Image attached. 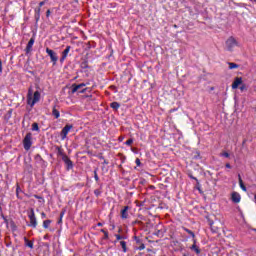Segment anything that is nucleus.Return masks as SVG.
I'll return each mask as SVG.
<instances>
[{"mask_svg": "<svg viewBox=\"0 0 256 256\" xmlns=\"http://www.w3.org/2000/svg\"><path fill=\"white\" fill-rule=\"evenodd\" d=\"M36 159H41V156L37 155V156H36Z\"/></svg>", "mask_w": 256, "mask_h": 256, "instance_id": "37998d69", "label": "nucleus"}, {"mask_svg": "<svg viewBox=\"0 0 256 256\" xmlns=\"http://www.w3.org/2000/svg\"><path fill=\"white\" fill-rule=\"evenodd\" d=\"M220 155H221V157L229 158V153H227V152L221 153Z\"/></svg>", "mask_w": 256, "mask_h": 256, "instance_id": "cd10ccee", "label": "nucleus"}, {"mask_svg": "<svg viewBox=\"0 0 256 256\" xmlns=\"http://www.w3.org/2000/svg\"><path fill=\"white\" fill-rule=\"evenodd\" d=\"M98 227H103V224L101 222H99Z\"/></svg>", "mask_w": 256, "mask_h": 256, "instance_id": "ea45409f", "label": "nucleus"}, {"mask_svg": "<svg viewBox=\"0 0 256 256\" xmlns=\"http://www.w3.org/2000/svg\"><path fill=\"white\" fill-rule=\"evenodd\" d=\"M125 145H133V139H128L126 142H125Z\"/></svg>", "mask_w": 256, "mask_h": 256, "instance_id": "393cba45", "label": "nucleus"}, {"mask_svg": "<svg viewBox=\"0 0 256 256\" xmlns=\"http://www.w3.org/2000/svg\"><path fill=\"white\" fill-rule=\"evenodd\" d=\"M226 168H227V169H231V164L227 163V164H226Z\"/></svg>", "mask_w": 256, "mask_h": 256, "instance_id": "58836bf2", "label": "nucleus"}, {"mask_svg": "<svg viewBox=\"0 0 256 256\" xmlns=\"http://www.w3.org/2000/svg\"><path fill=\"white\" fill-rule=\"evenodd\" d=\"M49 225H51V220H45L43 222L44 229H49Z\"/></svg>", "mask_w": 256, "mask_h": 256, "instance_id": "4be33fe9", "label": "nucleus"}, {"mask_svg": "<svg viewBox=\"0 0 256 256\" xmlns=\"http://www.w3.org/2000/svg\"><path fill=\"white\" fill-rule=\"evenodd\" d=\"M226 47L228 51H233L235 47H239V42L235 37L231 36L226 40Z\"/></svg>", "mask_w": 256, "mask_h": 256, "instance_id": "f03ea898", "label": "nucleus"}, {"mask_svg": "<svg viewBox=\"0 0 256 256\" xmlns=\"http://www.w3.org/2000/svg\"><path fill=\"white\" fill-rule=\"evenodd\" d=\"M52 115L55 117V119H59L60 117L59 110L53 108Z\"/></svg>", "mask_w": 256, "mask_h": 256, "instance_id": "aec40b11", "label": "nucleus"}, {"mask_svg": "<svg viewBox=\"0 0 256 256\" xmlns=\"http://www.w3.org/2000/svg\"><path fill=\"white\" fill-rule=\"evenodd\" d=\"M83 87H87V84L86 83L72 84L71 91H72V93H77V91H79V93H85V91H87V89H85Z\"/></svg>", "mask_w": 256, "mask_h": 256, "instance_id": "20e7f679", "label": "nucleus"}, {"mask_svg": "<svg viewBox=\"0 0 256 256\" xmlns=\"http://www.w3.org/2000/svg\"><path fill=\"white\" fill-rule=\"evenodd\" d=\"M67 135H69V129H63L60 134L61 139H66Z\"/></svg>", "mask_w": 256, "mask_h": 256, "instance_id": "f3484780", "label": "nucleus"}, {"mask_svg": "<svg viewBox=\"0 0 256 256\" xmlns=\"http://www.w3.org/2000/svg\"><path fill=\"white\" fill-rule=\"evenodd\" d=\"M120 245L123 249V252L127 253V242L126 241H120Z\"/></svg>", "mask_w": 256, "mask_h": 256, "instance_id": "6ab92c4d", "label": "nucleus"}, {"mask_svg": "<svg viewBox=\"0 0 256 256\" xmlns=\"http://www.w3.org/2000/svg\"><path fill=\"white\" fill-rule=\"evenodd\" d=\"M0 73H3V62L0 59Z\"/></svg>", "mask_w": 256, "mask_h": 256, "instance_id": "c85d7f7f", "label": "nucleus"}, {"mask_svg": "<svg viewBox=\"0 0 256 256\" xmlns=\"http://www.w3.org/2000/svg\"><path fill=\"white\" fill-rule=\"evenodd\" d=\"M23 145L25 151H29V149H31V145H33V135L31 133L26 134L23 139Z\"/></svg>", "mask_w": 256, "mask_h": 256, "instance_id": "7ed1b4c3", "label": "nucleus"}, {"mask_svg": "<svg viewBox=\"0 0 256 256\" xmlns=\"http://www.w3.org/2000/svg\"><path fill=\"white\" fill-rule=\"evenodd\" d=\"M239 185L242 191H247V187H245V184H243V179H241V175H238Z\"/></svg>", "mask_w": 256, "mask_h": 256, "instance_id": "2eb2a0df", "label": "nucleus"}, {"mask_svg": "<svg viewBox=\"0 0 256 256\" xmlns=\"http://www.w3.org/2000/svg\"><path fill=\"white\" fill-rule=\"evenodd\" d=\"M115 237H116L117 241H121L122 239H125V237H123L119 234H116Z\"/></svg>", "mask_w": 256, "mask_h": 256, "instance_id": "b1692460", "label": "nucleus"}, {"mask_svg": "<svg viewBox=\"0 0 256 256\" xmlns=\"http://www.w3.org/2000/svg\"><path fill=\"white\" fill-rule=\"evenodd\" d=\"M229 69H239V66L233 62H228Z\"/></svg>", "mask_w": 256, "mask_h": 256, "instance_id": "412c9836", "label": "nucleus"}, {"mask_svg": "<svg viewBox=\"0 0 256 256\" xmlns=\"http://www.w3.org/2000/svg\"><path fill=\"white\" fill-rule=\"evenodd\" d=\"M94 179L95 181H99V176L97 175V172H94Z\"/></svg>", "mask_w": 256, "mask_h": 256, "instance_id": "7c9ffc66", "label": "nucleus"}, {"mask_svg": "<svg viewBox=\"0 0 256 256\" xmlns=\"http://www.w3.org/2000/svg\"><path fill=\"white\" fill-rule=\"evenodd\" d=\"M185 231H186V233H188L189 235H191V237L195 238V233H193V231H191V230H189V229H187V228H185Z\"/></svg>", "mask_w": 256, "mask_h": 256, "instance_id": "5701e85b", "label": "nucleus"}, {"mask_svg": "<svg viewBox=\"0 0 256 256\" xmlns=\"http://www.w3.org/2000/svg\"><path fill=\"white\" fill-rule=\"evenodd\" d=\"M24 242H25L26 247L33 249V241H30L29 239H27V237H25Z\"/></svg>", "mask_w": 256, "mask_h": 256, "instance_id": "dca6fc26", "label": "nucleus"}, {"mask_svg": "<svg viewBox=\"0 0 256 256\" xmlns=\"http://www.w3.org/2000/svg\"><path fill=\"white\" fill-rule=\"evenodd\" d=\"M138 249L139 251H143V249H145V244H141Z\"/></svg>", "mask_w": 256, "mask_h": 256, "instance_id": "2f4dec72", "label": "nucleus"}, {"mask_svg": "<svg viewBox=\"0 0 256 256\" xmlns=\"http://www.w3.org/2000/svg\"><path fill=\"white\" fill-rule=\"evenodd\" d=\"M41 217H42V219H45V217H47V214H45V212H42Z\"/></svg>", "mask_w": 256, "mask_h": 256, "instance_id": "e433bc0d", "label": "nucleus"}, {"mask_svg": "<svg viewBox=\"0 0 256 256\" xmlns=\"http://www.w3.org/2000/svg\"><path fill=\"white\" fill-rule=\"evenodd\" d=\"M231 199L233 201V203H240L241 202V195L237 192H233Z\"/></svg>", "mask_w": 256, "mask_h": 256, "instance_id": "1a4fd4ad", "label": "nucleus"}, {"mask_svg": "<svg viewBox=\"0 0 256 256\" xmlns=\"http://www.w3.org/2000/svg\"><path fill=\"white\" fill-rule=\"evenodd\" d=\"M63 215H64V213L62 212V213L60 214V217L62 218V217H63Z\"/></svg>", "mask_w": 256, "mask_h": 256, "instance_id": "c03bdc74", "label": "nucleus"}, {"mask_svg": "<svg viewBox=\"0 0 256 256\" xmlns=\"http://www.w3.org/2000/svg\"><path fill=\"white\" fill-rule=\"evenodd\" d=\"M70 51H71V46H67L66 49L62 52V57L60 59L61 62L65 61V59H67V55H69Z\"/></svg>", "mask_w": 256, "mask_h": 256, "instance_id": "f8f14e48", "label": "nucleus"}, {"mask_svg": "<svg viewBox=\"0 0 256 256\" xmlns=\"http://www.w3.org/2000/svg\"><path fill=\"white\" fill-rule=\"evenodd\" d=\"M136 164H137L138 166L141 165V160H139V158L136 159Z\"/></svg>", "mask_w": 256, "mask_h": 256, "instance_id": "c9c22d12", "label": "nucleus"}, {"mask_svg": "<svg viewBox=\"0 0 256 256\" xmlns=\"http://www.w3.org/2000/svg\"><path fill=\"white\" fill-rule=\"evenodd\" d=\"M94 195H96V197H99V195H101V192L99 190H95Z\"/></svg>", "mask_w": 256, "mask_h": 256, "instance_id": "c756f323", "label": "nucleus"}, {"mask_svg": "<svg viewBox=\"0 0 256 256\" xmlns=\"http://www.w3.org/2000/svg\"><path fill=\"white\" fill-rule=\"evenodd\" d=\"M45 3H46L45 1L40 2L39 7H43V5H45Z\"/></svg>", "mask_w": 256, "mask_h": 256, "instance_id": "4c0bfd02", "label": "nucleus"}, {"mask_svg": "<svg viewBox=\"0 0 256 256\" xmlns=\"http://www.w3.org/2000/svg\"><path fill=\"white\" fill-rule=\"evenodd\" d=\"M32 129H39V124L33 123L32 124Z\"/></svg>", "mask_w": 256, "mask_h": 256, "instance_id": "bb28decb", "label": "nucleus"}, {"mask_svg": "<svg viewBox=\"0 0 256 256\" xmlns=\"http://www.w3.org/2000/svg\"><path fill=\"white\" fill-rule=\"evenodd\" d=\"M34 17L36 22L39 21V19H41V6H38L34 9Z\"/></svg>", "mask_w": 256, "mask_h": 256, "instance_id": "9d476101", "label": "nucleus"}, {"mask_svg": "<svg viewBox=\"0 0 256 256\" xmlns=\"http://www.w3.org/2000/svg\"><path fill=\"white\" fill-rule=\"evenodd\" d=\"M34 44H35V38H31L26 46V53H31V49H33Z\"/></svg>", "mask_w": 256, "mask_h": 256, "instance_id": "9b49d317", "label": "nucleus"}, {"mask_svg": "<svg viewBox=\"0 0 256 256\" xmlns=\"http://www.w3.org/2000/svg\"><path fill=\"white\" fill-rule=\"evenodd\" d=\"M62 161L66 163L68 169H71V167H73V162L71 161V159H69L68 156H63Z\"/></svg>", "mask_w": 256, "mask_h": 256, "instance_id": "ddd939ff", "label": "nucleus"}, {"mask_svg": "<svg viewBox=\"0 0 256 256\" xmlns=\"http://www.w3.org/2000/svg\"><path fill=\"white\" fill-rule=\"evenodd\" d=\"M191 179H194V181H197V178H196V177L191 176Z\"/></svg>", "mask_w": 256, "mask_h": 256, "instance_id": "79ce46f5", "label": "nucleus"}, {"mask_svg": "<svg viewBox=\"0 0 256 256\" xmlns=\"http://www.w3.org/2000/svg\"><path fill=\"white\" fill-rule=\"evenodd\" d=\"M104 239H109V232L104 233Z\"/></svg>", "mask_w": 256, "mask_h": 256, "instance_id": "72a5a7b5", "label": "nucleus"}, {"mask_svg": "<svg viewBox=\"0 0 256 256\" xmlns=\"http://www.w3.org/2000/svg\"><path fill=\"white\" fill-rule=\"evenodd\" d=\"M39 99H41V93L39 91L34 92L33 95V89L29 88L28 95H27V103L31 107L35 105V103H38Z\"/></svg>", "mask_w": 256, "mask_h": 256, "instance_id": "f257e3e1", "label": "nucleus"}, {"mask_svg": "<svg viewBox=\"0 0 256 256\" xmlns=\"http://www.w3.org/2000/svg\"><path fill=\"white\" fill-rule=\"evenodd\" d=\"M50 15H51V10H47L46 11V17H50Z\"/></svg>", "mask_w": 256, "mask_h": 256, "instance_id": "f704fd0d", "label": "nucleus"}, {"mask_svg": "<svg viewBox=\"0 0 256 256\" xmlns=\"http://www.w3.org/2000/svg\"><path fill=\"white\" fill-rule=\"evenodd\" d=\"M64 129H73V126L71 124H68V125L65 126Z\"/></svg>", "mask_w": 256, "mask_h": 256, "instance_id": "473e14b6", "label": "nucleus"}, {"mask_svg": "<svg viewBox=\"0 0 256 256\" xmlns=\"http://www.w3.org/2000/svg\"><path fill=\"white\" fill-rule=\"evenodd\" d=\"M240 85H243V78L236 77L232 83V89H239Z\"/></svg>", "mask_w": 256, "mask_h": 256, "instance_id": "0eeeda50", "label": "nucleus"}, {"mask_svg": "<svg viewBox=\"0 0 256 256\" xmlns=\"http://www.w3.org/2000/svg\"><path fill=\"white\" fill-rule=\"evenodd\" d=\"M197 241L196 240H194V244L190 247V249L192 250V251H195V253L197 254V255H199V253H201V250L198 248V246H197Z\"/></svg>", "mask_w": 256, "mask_h": 256, "instance_id": "4468645a", "label": "nucleus"}, {"mask_svg": "<svg viewBox=\"0 0 256 256\" xmlns=\"http://www.w3.org/2000/svg\"><path fill=\"white\" fill-rule=\"evenodd\" d=\"M121 219H129V206H125L120 212Z\"/></svg>", "mask_w": 256, "mask_h": 256, "instance_id": "6e6552de", "label": "nucleus"}, {"mask_svg": "<svg viewBox=\"0 0 256 256\" xmlns=\"http://www.w3.org/2000/svg\"><path fill=\"white\" fill-rule=\"evenodd\" d=\"M46 53L50 57L53 65H57V61H59V56H57L56 52L50 48H46Z\"/></svg>", "mask_w": 256, "mask_h": 256, "instance_id": "39448f33", "label": "nucleus"}, {"mask_svg": "<svg viewBox=\"0 0 256 256\" xmlns=\"http://www.w3.org/2000/svg\"><path fill=\"white\" fill-rule=\"evenodd\" d=\"M110 107H111L112 109H114V111H117V109H119V107H121V105L119 104V102H112V103L110 104Z\"/></svg>", "mask_w": 256, "mask_h": 256, "instance_id": "a211bd4d", "label": "nucleus"}, {"mask_svg": "<svg viewBox=\"0 0 256 256\" xmlns=\"http://www.w3.org/2000/svg\"><path fill=\"white\" fill-rule=\"evenodd\" d=\"M28 217L30 220L29 227H33V229L37 228V217H35V210L31 209Z\"/></svg>", "mask_w": 256, "mask_h": 256, "instance_id": "423d86ee", "label": "nucleus"}, {"mask_svg": "<svg viewBox=\"0 0 256 256\" xmlns=\"http://www.w3.org/2000/svg\"><path fill=\"white\" fill-rule=\"evenodd\" d=\"M101 233H107V231L105 229H102Z\"/></svg>", "mask_w": 256, "mask_h": 256, "instance_id": "a19ab883", "label": "nucleus"}, {"mask_svg": "<svg viewBox=\"0 0 256 256\" xmlns=\"http://www.w3.org/2000/svg\"><path fill=\"white\" fill-rule=\"evenodd\" d=\"M247 89V86L245 84H241L240 91H245Z\"/></svg>", "mask_w": 256, "mask_h": 256, "instance_id": "a878e982", "label": "nucleus"}, {"mask_svg": "<svg viewBox=\"0 0 256 256\" xmlns=\"http://www.w3.org/2000/svg\"><path fill=\"white\" fill-rule=\"evenodd\" d=\"M256 2V0H254Z\"/></svg>", "mask_w": 256, "mask_h": 256, "instance_id": "a18cd8bd", "label": "nucleus"}]
</instances>
